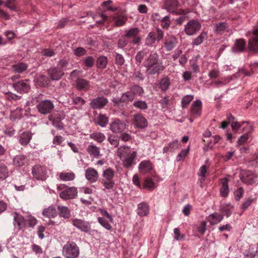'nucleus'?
Returning <instances> with one entry per match:
<instances>
[{
	"mask_svg": "<svg viewBox=\"0 0 258 258\" xmlns=\"http://www.w3.org/2000/svg\"><path fill=\"white\" fill-rule=\"evenodd\" d=\"M149 212V207L147 204L142 203L138 205L137 214L140 216H145Z\"/></svg>",
	"mask_w": 258,
	"mask_h": 258,
	"instance_id": "obj_31",
	"label": "nucleus"
},
{
	"mask_svg": "<svg viewBox=\"0 0 258 258\" xmlns=\"http://www.w3.org/2000/svg\"><path fill=\"white\" fill-rule=\"evenodd\" d=\"M5 97L6 99L10 101L11 100H18L21 98L20 96L17 95L12 92H7L5 95Z\"/></svg>",
	"mask_w": 258,
	"mask_h": 258,
	"instance_id": "obj_58",
	"label": "nucleus"
},
{
	"mask_svg": "<svg viewBox=\"0 0 258 258\" xmlns=\"http://www.w3.org/2000/svg\"><path fill=\"white\" fill-rule=\"evenodd\" d=\"M177 41L176 38L171 36L167 38L164 43V46L167 51L172 50L176 45Z\"/></svg>",
	"mask_w": 258,
	"mask_h": 258,
	"instance_id": "obj_29",
	"label": "nucleus"
},
{
	"mask_svg": "<svg viewBox=\"0 0 258 258\" xmlns=\"http://www.w3.org/2000/svg\"><path fill=\"white\" fill-rule=\"evenodd\" d=\"M117 155L122 161L123 167L129 168L136 164L137 153L133 151L130 147L126 146H120L118 148Z\"/></svg>",
	"mask_w": 258,
	"mask_h": 258,
	"instance_id": "obj_2",
	"label": "nucleus"
},
{
	"mask_svg": "<svg viewBox=\"0 0 258 258\" xmlns=\"http://www.w3.org/2000/svg\"><path fill=\"white\" fill-rule=\"evenodd\" d=\"M62 253L67 258H77L79 255L80 249L75 242L69 241L64 245Z\"/></svg>",
	"mask_w": 258,
	"mask_h": 258,
	"instance_id": "obj_4",
	"label": "nucleus"
},
{
	"mask_svg": "<svg viewBox=\"0 0 258 258\" xmlns=\"http://www.w3.org/2000/svg\"><path fill=\"white\" fill-rule=\"evenodd\" d=\"M32 174L37 180H44L47 177L46 168L39 165H35L32 167Z\"/></svg>",
	"mask_w": 258,
	"mask_h": 258,
	"instance_id": "obj_6",
	"label": "nucleus"
},
{
	"mask_svg": "<svg viewBox=\"0 0 258 258\" xmlns=\"http://www.w3.org/2000/svg\"><path fill=\"white\" fill-rule=\"evenodd\" d=\"M140 33V30L138 28H134L126 31L125 37L127 38H134Z\"/></svg>",
	"mask_w": 258,
	"mask_h": 258,
	"instance_id": "obj_46",
	"label": "nucleus"
},
{
	"mask_svg": "<svg viewBox=\"0 0 258 258\" xmlns=\"http://www.w3.org/2000/svg\"><path fill=\"white\" fill-rule=\"evenodd\" d=\"M245 47V42L243 39H236L234 45L232 47V51L234 52H241Z\"/></svg>",
	"mask_w": 258,
	"mask_h": 258,
	"instance_id": "obj_28",
	"label": "nucleus"
},
{
	"mask_svg": "<svg viewBox=\"0 0 258 258\" xmlns=\"http://www.w3.org/2000/svg\"><path fill=\"white\" fill-rule=\"evenodd\" d=\"M134 99L135 98L130 90V91H127L122 94L120 101L122 102H132Z\"/></svg>",
	"mask_w": 258,
	"mask_h": 258,
	"instance_id": "obj_43",
	"label": "nucleus"
},
{
	"mask_svg": "<svg viewBox=\"0 0 258 258\" xmlns=\"http://www.w3.org/2000/svg\"><path fill=\"white\" fill-rule=\"evenodd\" d=\"M170 81L168 78H164L161 80L160 87L162 91H166L169 86Z\"/></svg>",
	"mask_w": 258,
	"mask_h": 258,
	"instance_id": "obj_50",
	"label": "nucleus"
},
{
	"mask_svg": "<svg viewBox=\"0 0 258 258\" xmlns=\"http://www.w3.org/2000/svg\"><path fill=\"white\" fill-rule=\"evenodd\" d=\"M31 248L33 252H34L36 254L39 255L43 253L42 248L39 245L33 244L31 246Z\"/></svg>",
	"mask_w": 258,
	"mask_h": 258,
	"instance_id": "obj_63",
	"label": "nucleus"
},
{
	"mask_svg": "<svg viewBox=\"0 0 258 258\" xmlns=\"http://www.w3.org/2000/svg\"><path fill=\"white\" fill-rule=\"evenodd\" d=\"M108 102L107 99L104 97H97L90 102V106L94 109L101 108Z\"/></svg>",
	"mask_w": 258,
	"mask_h": 258,
	"instance_id": "obj_20",
	"label": "nucleus"
},
{
	"mask_svg": "<svg viewBox=\"0 0 258 258\" xmlns=\"http://www.w3.org/2000/svg\"><path fill=\"white\" fill-rule=\"evenodd\" d=\"M143 186L149 190H153L155 187V183L152 179L149 177L147 178L143 184Z\"/></svg>",
	"mask_w": 258,
	"mask_h": 258,
	"instance_id": "obj_49",
	"label": "nucleus"
},
{
	"mask_svg": "<svg viewBox=\"0 0 258 258\" xmlns=\"http://www.w3.org/2000/svg\"><path fill=\"white\" fill-rule=\"evenodd\" d=\"M47 78L43 75L40 76L37 79V82L41 86H44L48 84Z\"/></svg>",
	"mask_w": 258,
	"mask_h": 258,
	"instance_id": "obj_62",
	"label": "nucleus"
},
{
	"mask_svg": "<svg viewBox=\"0 0 258 258\" xmlns=\"http://www.w3.org/2000/svg\"><path fill=\"white\" fill-rule=\"evenodd\" d=\"M133 124L135 128L143 129L147 127V119L142 114H136L133 117Z\"/></svg>",
	"mask_w": 258,
	"mask_h": 258,
	"instance_id": "obj_8",
	"label": "nucleus"
},
{
	"mask_svg": "<svg viewBox=\"0 0 258 258\" xmlns=\"http://www.w3.org/2000/svg\"><path fill=\"white\" fill-rule=\"evenodd\" d=\"M207 37V33L203 31L197 38H195L192 41V45H199L203 43L204 40Z\"/></svg>",
	"mask_w": 258,
	"mask_h": 258,
	"instance_id": "obj_40",
	"label": "nucleus"
},
{
	"mask_svg": "<svg viewBox=\"0 0 258 258\" xmlns=\"http://www.w3.org/2000/svg\"><path fill=\"white\" fill-rule=\"evenodd\" d=\"M32 137V134L29 132H25L21 134L19 137V142L23 146L28 145Z\"/></svg>",
	"mask_w": 258,
	"mask_h": 258,
	"instance_id": "obj_24",
	"label": "nucleus"
},
{
	"mask_svg": "<svg viewBox=\"0 0 258 258\" xmlns=\"http://www.w3.org/2000/svg\"><path fill=\"white\" fill-rule=\"evenodd\" d=\"M180 145V143L177 140L170 142L167 145L164 147L163 149V153H167L168 152H173L177 150Z\"/></svg>",
	"mask_w": 258,
	"mask_h": 258,
	"instance_id": "obj_30",
	"label": "nucleus"
},
{
	"mask_svg": "<svg viewBox=\"0 0 258 258\" xmlns=\"http://www.w3.org/2000/svg\"><path fill=\"white\" fill-rule=\"evenodd\" d=\"M72 223L73 226L84 232H88L91 230V226L89 222L82 219H73L72 220Z\"/></svg>",
	"mask_w": 258,
	"mask_h": 258,
	"instance_id": "obj_11",
	"label": "nucleus"
},
{
	"mask_svg": "<svg viewBox=\"0 0 258 258\" xmlns=\"http://www.w3.org/2000/svg\"><path fill=\"white\" fill-rule=\"evenodd\" d=\"M243 130H245V133L238 138L237 144L239 145L244 144L247 141L249 138L248 134L252 131L253 128L251 125L246 123V125L243 127Z\"/></svg>",
	"mask_w": 258,
	"mask_h": 258,
	"instance_id": "obj_18",
	"label": "nucleus"
},
{
	"mask_svg": "<svg viewBox=\"0 0 258 258\" xmlns=\"http://www.w3.org/2000/svg\"><path fill=\"white\" fill-rule=\"evenodd\" d=\"M76 87L80 91H87L90 88V84L88 80L79 78L76 80Z\"/></svg>",
	"mask_w": 258,
	"mask_h": 258,
	"instance_id": "obj_17",
	"label": "nucleus"
},
{
	"mask_svg": "<svg viewBox=\"0 0 258 258\" xmlns=\"http://www.w3.org/2000/svg\"><path fill=\"white\" fill-rule=\"evenodd\" d=\"M139 171L143 174L147 173L153 169V166L149 160L142 161L139 165Z\"/></svg>",
	"mask_w": 258,
	"mask_h": 258,
	"instance_id": "obj_21",
	"label": "nucleus"
},
{
	"mask_svg": "<svg viewBox=\"0 0 258 258\" xmlns=\"http://www.w3.org/2000/svg\"><path fill=\"white\" fill-rule=\"evenodd\" d=\"M98 221L103 227H104L107 230H110L111 229L112 226L109 223V222L104 218H98Z\"/></svg>",
	"mask_w": 258,
	"mask_h": 258,
	"instance_id": "obj_53",
	"label": "nucleus"
},
{
	"mask_svg": "<svg viewBox=\"0 0 258 258\" xmlns=\"http://www.w3.org/2000/svg\"><path fill=\"white\" fill-rule=\"evenodd\" d=\"M28 159L23 155H18L13 158V163L15 166L21 167L28 164Z\"/></svg>",
	"mask_w": 258,
	"mask_h": 258,
	"instance_id": "obj_23",
	"label": "nucleus"
},
{
	"mask_svg": "<svg viewBox=\"0 0 258 258\" xmlns=\"http://www.w3.org/2000/svg\"><path fill=\"white\" fill-rule=\"evenodd\" d=\"M202 103L200 100L195 101L191 106V112L195 116H200L202 113Z\"/></svg>",
	"mask_w": 258,
	"mask_h": 258,
	"instance_id": "obj_25",
	"label": "nucleus"
},
{
	"mask_svg": "<svg viewBox=\"0 0 258 258\" xmlns=\"http://www.w3.org/2000/svg\"><path fill=\"white\" fill-rule=\"evenodd\" d=\"M76 177L75 174L73 172H62L59 175V179L63 181L73 180Z\"/></svg>",
	"mask_w": 258,
	"mask_h": 258,
	"instance_id": "obj_34",
	"label": "nucleus"
},
{
	"mask_svg": "<svg viewBox=\"0 0 258 258\" xmlns=\"http://www.w3.org/2000/svg\"><path fill=\"white\" fill-rule=\"evenodd\" d=\"M174 237V238L176 240H182L184 239V236L183 234H181L179 230L177 228H175L173 230Z\"/></svg>",
	"mask_w": 258,
	"mask_h": 258,
	"instance_id": "obj_61",
	"label": "nucleus"
},
{
	"mask_svg": "<svg viewBox=\"0 0 258 258\" xmlns=\"http://www.w3.org/2000/svg\"><path fill=\"white\" fill-rule=\"evenodd\" d=\"M133 105L135 107L142 110L147 109L148 107L146 102L142 100L135 101Z\"/></svg>",
	"mask_w": 258,
	"mask_h": 258,
	"instance_id": "obj_55",
	"label": "nucleus"
},
{
	"mask_svg": "<svg viewBox=\"0 0 258 258\" xmlns=\"http://www.w3.org/2000/svg\"><path fill=\"white\" fill-rule=\"evenodd\" d=\"M5 5L12 11H17L16 0H7Z\"/></svg>",
	"mask_w": 258,
	"mask_h": 258,
	"instance_id": "obj_51",
	"label": "nucleus"
},
{
	"mask_svg": "<svg viewBox=\"0 0 258 258\" xmlns=\"http://www.w3.org/2000/svg\"><path fill=\"white\" fill-rule=\"evenodd\" d=\"M107 63V58L106 56H100L97 61V66L99 69H104Z\"/></svg>",
	"mask_w": 258,
	"mask_h": 258,
	"instance_id": "obj_47",
	"label": "nucleus"
},
{
	"mask_svg": "<svg viewBox=\"0 0 258 258\" xmlns=\"http://www.w3.org/2000/svg\"><path fill=\"white\" fill-rule=\"evenodd\" d=\"M8 176V168L4 164L0 163V182L5 180Z\"/></svg>",
	"mask_w": 258,
	"mask_h": 258,
	"instance_id": "obj_39",
	"label": "nucleus"
},
{
	"mask_svg": "<svg viewBox=\"0 0 258 258\" xmlns=\"http://www.w3.org/2000/svg\"><path fill=\"white\" fill-rule=\"evenodd\" d=\"M93 18L97 23L101 24L107 19V17L101 13L95 15Z\"/></svg>",
	"mask_w": 258,
	"mask_h": 258,
	"instance_id": "obj_56",
	"label": "nucleus"
},
{
	"mask_svg": "<svg viewBox=\"0 0 258 258\" xmlns=\"http://www.w3.org/2000/svg\"><path fill=\"white\" fill-rule=\"evenodd\" d=\"M23 109L21 108H17L12 111L11 113L10 118L13 121L19 119L23 117Z\"/></svg>",
	"mask_w": 258,
	"mask_h": 258,
	"instance_id": "obj_38",
	"label": "nucleus"
},
{
	"mask_svg": "<svg viewBox=\"0 0 258 258\" xmlns=\"http://www.w3.org/2000/svg\"><path fill=\"white\" fill-rule=\"evenodd\" d=\"M85 177L90 183H94L97 181L99 174L94 168L89 167L85 170Z\"/></svg>",
	"mask_w": 258,
	"mask_h": 258,
	"instance_id": "obj_16",
	"label": "nucleus"
},
{
	"mask_svg": "<svg viewBox=\"0 0 258 258\" xmlns=\"http://www.w3.org/2000/svg\"><path fill=\"white\" fill-rule=\"evenodd\" d=\"M207 219L211 225H214L220 222L223 219V215L218 213H214L210 215Z\"/></svg>",
	"mask_w": 258,
	"mask_h": 258,
	"instance_id": "obj_27",
	"label": "nucleus"
},
{
	"mask_svg": "<svg viewBox=\"0 0 258 258\" xmlns=\"http://www.w3.org/2000/svg\"><path fill=\"white\" fill-rule=\"evenodd\" d=\"M126 21V18L124 16H119L115 19V25L116 26L123 25Z\"/></svg>",
	"mask_w": 258,
	"mask_h": 258,
	"instance_id": "obj_57",
	"label": "nucleus"
},
{
	"mask_svg": "<svg viewBox=\"0 0 258 258\" xmlns=\"http://www.w3.org/2000/svg\"><path fill=\"white\" fill-rule=\"evenodd\" d=\"M73 102L75 104L79 105H82L85 103V100L83 98L79 96L73 97Z\"/></svg>",
	"mask_w": 258,
	"mask_h": 258,
	"instance_id": "obj_64",
	"label": "nucleus"
},
{
	"mask_svg": "<svg viewBox=\"0 0 258 258\" xmlns=\"http://www.w3.org/2000/svg\"><path fill=\"white\" fill-rule=\"evenodd\" d=\"M38 111L43 114L49 113L54 108V105L49 100L41 101L37 105Z\"/></svg>",
	"mask_w": 258,
	"mask_h": 258,
	"instance_id": "obj_9",
	"label": "nucleus"
},
{
	"mask_svg": "<svg viewBox=\"0 0 258 258\" xmlns=\"http://www.w3.org/2000/svg\"><path fill=\"white\" fill-rule=\"evenodd\" d=\"M94 121L101 127H105L108 123V119L105 115L99 114L95 118Z\"/></svg>",
	"mask_w": 258,
	"mask_h": 258,
	"instance_id": "obj_37",
	"label": "nucleus"
},
{
	"mask_svg": "<svg viewBox=\"0 0 258 258\" xmlns=\"http://www.w3.org/2000/svg\"><path fill=\"white\" fill-rule=\"evenodd\" d=\"M48 74L52 80H58L63 75L64 73L62 70L56 67L50 69L48 70Z\"/></svg>",
	"mask_w": 258,
	"mask_h": 258,
	"instance_id": "obj_22",
	"label": "nucleus"
},
{
	"mask_svg": "<svg viewBox=\"0 0 258 258\" xmlns=\"http://www.w3.org/2000/svg\"><path fill=\"white\" fill-rule=\"evenodd\" d=\"M156 40L155 32H150L145 40V44L147 46H151Z\"/></svg>",
	"mask_w": 258,
	"mask_h": 258,
	"instance_id": "obj_41",
	"label": "nucleus"
},
{
	"mask_svg": "<svg viewBox=\"0 0 258 258\" xmlns=\"http://www.w3.org/2000/svg\"><path fill=\"white\" fill-rule=\"evenodd\" d=\"M179 4L177 0H166L165 2L166 9L170 13H176L178 15H184L185 12L183 10H179L177 12V9L179 7Z\"/></svg>",
	"mask_w": 258,
	"mask_h": 258,
	"instance_id": "obj_10",
	"label": "nucleus"
},
{
	"mask_svg": "<svg viewBox=\"0 0 258 258\" xmlns=\"http://www.w3.org/2000/svg\"><path fill=\"white\" fill-rule=\"evenodd\" d=\"M227 28V24L224 23H219L215 25L214 30L217 33H220L224 31Z\"/></svg>",
	"mask_w": 258,
	"mask_h": 258,
	"instance_id": "obj_54",
	"label": "nucleus"
},
{
	"mask_svg": "<svg viewBox=\"0 0 258 258\" xmlns=\"http://www.w3.org/2000/svg\"><path fill=\"white\" fill-rule=\"evenodd\" d=\"M228 180L227 178H224L221 179V183L222 186L220 188V195L222 197H226L229 194V187L228 185Z\"/></svg>",
	"mask_w": 258,
	"mask_h": 258,
	"instance_id": "obj_32",
	"label": "nucleus"
},
{
	"mask_svg": "<svg viewBox=\"0 0 258 258\" xmlns=\"http://www.w3.org/2000/svg\"><path fill=\"white\" fill-rule=\"evenodd\" d=\"M86 150L88 153L94 158H98L100 155V148L92 143L87 147Z\"/></svg>",
	"mask_w": 258,
	"mask_h": 258,
	"instance_id": "obj_26",
	"label": "nucleus"
},
{
	"mask_svg": "<svg viewBox=\"0 0 258 258\" xmlns=\"http://www.w3.org/2000/svg\"><path fill=\"white\" fill-rule=\"evenodd\" d=\"M194 96L192 95H187L184 96L181 100L182 107L185 108L194 99Z\"/></svg>",
	"mask_w": 258,
	"mask_h": 258,
	"instance_id": "obj_48",
	"label": "nucleus"
},
{
	"mask_svg": "<svg viewBox=\"0 0 258 258\" xmlns=\"http://www.w3.org/2000/svg\"><path fill=\"white\" fill-rule=\"evenodd\" d=\"M42 215L48 218H54L57 216V212L55 207L51 206L43 210Z\"/></svg>",
	"mask_w": 258,
	"mask_h": 258,
	"instance_id": "obj_33",
	"label": "nucleus"
},
{
	"mask_svg": "<svg viewBox=\"0 0 258 258\" xmlns=\"http://www.w3.org/2000/svg\"><path fill=\"white\" fill-rule=\"evenodd\" d=\"M13 87L17 92L21 93H27L30 89L28 80L20 81L13 84Z\"/></svg>",
	"mask_w": 258,
	"mask_h": 258,
	"instance_id": "obj_13",
	"label": "nucleus"
},
{
	"mask_svg": "<svg viewBox=\"0 0 258 258\" xmlns=\"http://www.w3.org/2000/svg\"><path fill=\"white\" fill-rule=\"evenodd\" d=\"M12 71L15 73H22L27 69V65L24 63H18L12 66Z\"/></svg>",
	"mask_w": 258,
	"mask_h": 258,
	"instance_id": "obj_42",
	"label": "nucleus"
},
{
	"mask_svg": "<svg viewBox=\"0 0 258 258\" xmlns=\"http://www.w3.org/2000/svg\"><path fill=\"white\" fill-rule=\"evenodd\" d=\"M115 174V171L110 167H108L103 170L101 182L104 189L109 190L113 188L115 185V182L113 179Z\"/></svg>",
	"mask_w": 258,
	"mask_h": 258,
	"instance_id": "obj_3",
	"label": "nucleus"
},
{
	"mask_svg": "<svg viewBox=\"0 0 258 258\" xmlns=\"http://www.w3.org/2000/svg\"><path fill=\"white\" fill-rule=\"evenodd\" d=\"M69 65L68 61L65 59L60 60L57 64V67L62 72L66 70L67 67Z\"/></svg>",
	"mask_w": 258,
	"mask_h": 258,
	"instance_id": "obj_59",
	"label": "nucleus"
},
{
	"mask_svg": "<svg viewBox=\"0 0 258 258\" xmlns=\"http://www.w3.org/2000/svg\"><path fill=\"white\" fill-rule=\"evenodd\" d=\"M171 24L170 18L169 16H165L161 19V27L166 29H168Z\"/></svg>",
	"mask_w": 258,
	"mask_h": 258,
	"instance_id": "obj_52",
	"label": "nucleus"
},
{
	"mask_svg": "<svg viewBox=\"0 0 258 258\" xmlns=\"http://www.w3.org/2000/svg\"><path fill=\"white\" fill-rule=\"evenodd\" d=\"M63 117H59L58 120H55V116H49V119L52 122V125L58 129L61 130L63 126L60 121L63 119Z\"/></svg>",
	"mask_w": 258,
	"mask_h": 258,
	"instance_id": "obj_45",
	"label": "nucleus"
},
{
	"mask_svg": "<svg viewBox=\"0 0 258 258\" xmlns=\"http://www.w3.org/2000/svg\"><path fill=\"white\" fill-rule=\"evenodd\" d=\"M14 225L18 229L24 227L26 225V220L23 216L16 212L14 213Z\"/></svg>",
	"mask_w": 258,
	"mask_h": 258,
	"instance_id": "obj_19",
	"label": "nucleus"
},
{
	"mask_svg": "<svg viewBox=\"0 0 258 258\" xmlns=\"http://www.w3.org/2000/svg\"><path fill=\"white\" fill-rule=\"evenodd\" d=\"M242 181L247 184H252L256 182L257 176L250 171H243L240 174Z\"/></svg>",
	"mask_w": 258,
	"mask_h": 258,
	"instance_id": "obj_12",
	"label": "nucleus"
},
{
	"mask_svg": "<svg viewBox=\"0 0 258 258\" xmlns=\"http://www.w3.org/2000/svg\"><path fill=\"white\" fill-rule=\"evenodd\" d=\"M248 49L252 53L258 52V29L253 31L252 37L249 39Z\"/></svg>",
	"mask_w": 258,
	"mask_h": 258,
	"instance_id": "obj_14",
	"label": "nucleus"
},
{
	"mask_svg": "<svg viewBox=\"0 0 258 258\" xmlns=\"http://www.w3.org/2000/svg\"><path fill=\"white\" fill-rule=\"evenodd\" d=\"M127 122L120 120L118 118H115L110 124V130L114 133L122 132L126 127Z\"/></svg>",
	"mask_w": 258,
	"mask_h": 258,
	"instance_id": "obj_7",
	"label": "nucleus"
},
{
	"mask_svg": "<svg viewBox=\"0 0 258 258\" xmlns=\"http://www.w3.org/2000/svg\"><path fill=\"white\" fill-rule=\"evenodd\" d=\"M57 210L60 217L68 219L71 216V212L68 207L63 206H58Z\"/></svg>",
	"mask_w": 258,
	"mask_h": 258,
	"instance_id": "obj_36",
	"label": "nucleus"
},
{
	"mask_svg": "<svg viewBox=\"0 0 258 258\" xmlns=\"http://www.w3.org/2000/svg\"><path fill=\"white\" fill-rule=\"evenodd\" d=\"M144 59L143 66L146 68V73L148 75L159 74L165 69L162 61L159 59V56L156 52L152 51L149 53V50L147 48L138 51L135 56L136 62L141 64Z\"/></svg>",
	"mask_w": 258,
	"mask_h": 258,
	"instance_id": "obj_1",
	"label": "nucleus"
},
{
	"mask_svg": "<svg viewBox=\"0 0 258 258\" xmlns=\"http://www.w3.org/2000/svg\"><path fill=\"white\" fill-rule=\"evenodd\" d=\"M89 137L90 139L99 143H101L106 139V137L104 134L97 132H95L91 134L89 136Z\"/></svg>",
	"mask_w": 258,
	"mask_h": 258,
	"instance_id": "obj_35",
	"label": "nucleus"
},
{
	"mask_svg": "<svg viewBox=\"0 0 258 258\" xmlns=\"http://www.w3.org/2000/svg\"><path fill=\"white\" fill-rule=\"evenodd\" d=\"M220 139L221 138H220V137L219 136H214L211 139V140H210L209 143H208L207 146H205L204 147V150H206V148H208V147H210V149H211L212 147L210 146L211 145H215V144H217V143H218V142L219 141Z\"/></svg>",
	"mask_w": 258,
	"mask_h": 258,
	"instance_id": "obj_60",
	"label": "nucleus"
},
{
	"mask_svg": "<svg viewBox=\"0 0 258 258\" xmlns=\"http://www.w3.org/2000/svg\"><path fill=\"white\" fill-rule=\"evenodd\" d=\"M78 194L77 188L70 187L66 188L59 194V197L63 200H69L75 198Z\"/></svg>",
	"mask_w": 258,
	"mask_h": 258,
	"instance_id": "obj_15",
	"label": "nucleus"
},
{
	"mask_svg": "<svg viewBox=\"0 0 258 258\" xmlns=\"http://www.w3.org/2000/svg\"><path fill=\"white\" fill-rule=\"evenodd\" d=\"M201 23L195 19L190 20L184 25V31L188 36L196 35L201 29Z\"/></svg>",
	"mask_w": 258,
	"mask_h": 258,
	"instance_id": "obj_5",
	"label": "nucleus"
},
{
	"mask_svg": "<svg viewBox=\"0 0 258 258\" xmlns=\"http://www.w3.org/2000/svg\"><path fill=\"white\" fill-rule=\"evenodd\" d=\"M130 90L134 97L136 95L142 96L144 92L142 87L138 85H134L131 87Z\"/></svg>",
	"mask_w": 258,
	"mask_h": 258,
	"instance_id": "obj_44",
	"label": "nucleus"
}]
</instances>
